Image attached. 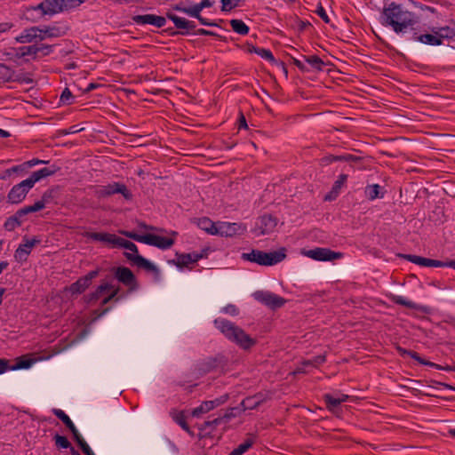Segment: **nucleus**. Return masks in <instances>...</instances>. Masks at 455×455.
Returning a JSON list of instances; mask_svg holds the SVG:
<instances>
[{
    "label": "nucleus",
    "mask_w": 455,
    "mask_h": 455,
    "mask_svg": "<svg viewBox=\"0 0 455 455\" xmlns=\"http://www.w3.org/2000/svg\"><path fill=\"white\" fill-rule=\"evenodd\" d=\"M36 240H27L26 243L20 244L14 253L16 260L22 262L27 260L28 256L31 252L32 248L36 243Z\"/></svg>",
    "instance_id": "22"
},
{
    "label": "nucleus",
    "mask_w": 455,
    "mask_h": 455,
    "mask_svg": "<svg viewBox=\"0 0 455 455\" xmlns=\"http://www.w3.org/2000/svg\"><path fill=\"white\" fill-rule=\"evenodd\" d=\"M228 419L229 416L226 414L224 417H219L212 420L204 421L199 427L201 431H206L208 429L213 430L217 426H219L224 419Z\"/></svg>",
    "instance_id": "39"
},
{
    "label": "nucleus",
    "mask_w": 455,
    "mask_h": 455,
    "mask_svg": "<svg viewBox=\"0 0 455 455\" xmlns=\"http://www.w3.org/2000/svg\"><path fill=\"white\" fill-rule=\"evenodd\" d=\"M347 180V174H340L338 177L337 180L334 182L332 190L335 192H338L342 188V186L346 183Z\"/></svg>",
    "instance_id": "50"
},
{
    "label": "nucleus",
    "mask_w": 455,
    "mask_h": 455,
    "mask_svg": "<svg viewBox=\"0 0 455 455\" xmlns=\"http://www.w3.org/2000/svg\"><path fill=\"white\" fill-rule=\"evenodd\" d=\"M89 285L90 283L87 282V280L81 277L70 285L69 290L72 293H82L89 287Z\"/></svg>",
    "instance_id": "40"
},
{
    "label": "nucleus",
    "mask_w": 455,
    "mask_h": 455,
    "mask_svg": "<svg viewBox=\"0 0 455 455\" xmlns=\"http://www.w3.org/2000/svg\"><path fill=\"white\" fill-rule=\"evenodd\" d=\"M172 419L173 420L187 433H188L190 435H193L194 433L191 431L190 427H188L186 417L184 415L183 411L174 412L172 413Z\"/></svg>",
    "instance_id": "35"
},
{
    "label": "nucleus",
    "mask_w": 455,
    "mask_h": 455,
    "mask_svg": "<svg viewBox=\"0 0 455 455\" xmlns=\"http://www.w3.org/2000/svg\"><path fill=\"white\" fill-rule=\"evenodd\" d=\"M55 444L61 449H68L70 447V443L66 436L56 435L54 436Z\"/></svg>",
    "instance_id": "48"
},
{
    "label": "nucleus",
    "mask_w": 455,
    "mask_h": 455,
    "mask_svg": "<svg viewBox=\"0 0 455 455\" xmlns=\"http://www.w3.org/2000/svg\"><path fill=\"white\" fill-rule=\"evenodd\" d=\"M128 259L138 267L146 269L148 272H154L157 275L159 274L158 268L152 262L140 254H130L128 256Z\"/></svg>",
    "instance_id": "18"
},
{
    "label": "nucleus",
    "mask_w": 455,
    "mask_h": 455,
    "mask_svg": "<svg viewBox=\"0 0 455 455\" xmlns=\"http://www.w3.org/2000/svg\"><path fill=\"white\" fill-rule=\"evenodd\" d=\"M230 26L232 29L242 36H245L249 33V27L242 20H231Z\"/></svg>",
    "instance_id": "37"
},
{
    "label": "nucleus",
    "mask_w": 455,
    "mask_h": 455,
    "mask_svg": "<svg viewBox=\"0 0 455 455\" xmlns=\"http://www.w3.org/2000/svg\"><path fill=\"white\" fill-rule=\"evenodd\" d=\"M173 11L180 12L186 13L190 17H194L192 6L187 7L183 3H178L171 6L169 10L166 12V18L172 20L174 26L178 29H182L185 31H180V34L186 35L190 31L194 30L196 28V25L194 21L188 20L185 18L179 17L178 15L173 13Z\"/></svg>",
    "instance_id": "4"
},
{
    "label": "nucleus",
    "mask_w": 455,
    "mask_h": 455,
    "mask_svg": "<svg viewBox=\"0 0 455 455\" xmlns=\"http://www.w3.org/2000/svg\"><path fill=\"white\" fill-rule=\"evenodd\" d=\"M286 258L285 248H280L277 251H263L259 250H251L250 252H243L241 259L244 261L256 263L259 266L270 267L282 262Z\"/></svg>",
    "instance_id": "3"
},
{
    "label": "nucleus",
    "mask_w": 455,
    "mask_h": 455,
    "mask_svg": "<svg viewBox=\"0 0 455 455\" xmlns=\"http://www.w3.org/2000/svg\"><path fill=\"white\" fill-rule=\"evenodd\" d=\"M60 170L59 167L52 165L50 167H44L38 171L34 172L28 178V181L34 186L37 181L44 178L55 174Z\"/></svg>",
    "instance_id": "20"
},
{
    "label": "nucleus",
    "mask_w": 455,
    "mask_h": 455,
    "mask_svg": "<svg viewBox=\"0 0 455 455\" xmlns=\"http://www.w3.org/2000/svg\"><path fill=\"white\" fill-rule=\"evenodd\" d=\"M84 236L93 241L104 243L110 248H116L117 243L120 242V236L110 233L87 232Z\"/></svg>",
    "instance_id": "14"
},
{
    "label": "nucleus",
    "mask_w": 455,
    "mask_h": 455,
    "mask_svg": "<svg viewBox=\"0 0 455 455\" xmlns=\"http://www.w3.org/2000/svg\"><path fill=\"white\" fill-rule=\"evenodd\" d=\"M241 229V225L237 223L222 222L218 224L217 235L222 236H232L237 234Z\"/></svg>",
    "instance_id": "25"
},
{
    "label": "nucleus",
    "mask_w": 455,
    "mask_h": 455,
    "mask_svg": "<svg viewBox=\"0 0 455 455\" xmlns=\"http://www.w3.org/2000/svg\"><path fill=\"white\" fill-rule=\"evenodd\" d=\"M323 400L326 403V406L328 408V410L330 411H333L334 409H336L339 404H341L342 403H345L348 400V395H331V394H325L323 395Z\"/></svg>",
    "instance_id": "28"
},
{
    "label": "nucleus",
    "mask_w": 455,
    "mask_h": 455,
    "mask_svg": "<svg viewBox=\"0 0 455 455\" xmlns=\"http://www.w3.org/2000/svg\"><path fill=\"white\" fill-rule=\"evenodd\" d=\"M277 225V220L271 215H263L259 219V228L261 235L269 234L274 231Z\"/></svg>",
    "instance_id": "24"
},
{
    "label": "nucleus",
    "mask_w": 455,
    "mask_h": 455,
    "mask_svg": "<svg viewBox=\"0 0 455 455\" xmlns=\"http://www.w3.org/2000/svg\"><path fill=\"white\" fill-rule=\"evenodd\" d=\"M115 277L130 290L137 288V281L132 270L126 267H118L115 270Z\"/></svg>",
    "instance_id": "12"
},
{
    "label": "nucleus",
    "mask_w": 455,
    "mask_h": 455,
    "mask_svg": "<svg viewBox=\"0 0 455 455\" xmlns=\"http://www.w3.org/2000/svg\"><path fill=\"white\" fill-rule=\"evenodd\" d=\"M34 361L31 359H19L14 365H11V371H16L20 369H28L32 366Z\"/></svg>",
    "instance_id": "46"
},
{
    "label": "nucleus",
    "mask_w": 455,
    "mask_h": 455,
    "mask_svg": "<svg viewBox=\"0 0 455 455\" xmlns=\"http://www.w3.org/2000/svg\"><path fill=\"white\" fill-rule=\"evenodd\" d=\"M227 400V395L215 400L204 401L199 406L196 407L192 411L193 417H200L202 414L207 413L214 408L220 406Z\"/></svg>",
    "instance_id": "15"
},
{
    "label": "nucleus",
    "mask_w": 455,
    "mask_h": 455,
    "mask_svg": "<svg viewBox=\"0 0 455 455\" xmlns=\"http://www.w3.org/2000/svg\"><path fill=\"white\" fill-rule=\"evenodd\" d=\"M214 325L228 340L243 349H249L256 343L243 329L227 319L217 318Z\"/></svg>",
    "instance_id": "2"
},
{
    "label": "nucleus",
    "mask_w": 455,
    "mask_h": 455,
    "mask_svg": "<svg viewBox=\"0 0 455 455\" xmlns=\"http://www.w3.org/2000/svg\"><path fill=\"white\" fill-rule=\"evenodd\" d=\"M52 413L66 425V427L73 434L74 437L76 436L78 434H80L79 431L77 430V428L76 427L75 424L73 423V421L65 413L64 411H62L60 409H53Z\"/></svg>",
    "instance_id": "30"
},
{
    "label": "nucleus",
    "mask_w": 455,
    "mask_h": 455,
    "mask_svg": "<svg viewBox=\"0 0 455 455\" xmlns=\"http://www.w3.org/2000/svg\"><path fill=\"white\" fill-rule=\"evenodd\" d=\"M221 11L230 12L239 5L240 0H220Z\"/></svg>",
    "instance_id": "47"
},
{
    "label": "nucleus",
    "mask_w": 455,
    "mask_h": 455,
    "mask_svg": "<svg viewBox=\"0 0 455 455\" xmlns=\"http://www.w3.org/2000/svg\"><path fill=\"white\" fill-rule=\"evenodd\" d=\"M118 291H119V288L115 287L113 285V288L108 291L109 294H108L106 297L103 298L101 304L106 305L107 303H108L111 299H113L117 295Z\"/></svg>",
    "instance_id": "54"
},
{
    "label": "nucleus",
    "mask_w": 455,
    "mask_h": 455,
    "mask_svg": "<svg viewBox=\"0 0 455 455\" xmlns=\"http://www.w3.org/2000/svg\"><path fill=\"white\" fill-rule=\"evenodd\" d=\"M423 365H427V366H429V367H432V368H435V369H437V370L445 371H455V369L453 367L450 366V365L443 366V365L432 363V362L427 361V360H426V363H424Z\"/></svg>",
    "instance_id": "52"
},
{
    "label": "nucleus",
    "mask_w": 455,
    "mask_h": 455,
    "mask_svg": "<svg viewBox=\"0 0 455 455\" xmlns=\"http://www.w3.org/2000/svg\"><path fill=\"white\" fill-rule=\"evenodd\" d=\"M203 258V254L197 252L192 253H176V258L172 260H170L169 263L175 265L179 268H182L187 267L190 263L197 262L200 259Z\"/></svg>",
    "instance_id": "16"
},
{
    "label": "nucleus",
    "mask_w": 455,
    "mask_h": 455,
    "mask_svg": "<svg viewBox=\"0 0 455 455\" xmlns=\"http://www.w3.org/2000/svg\"><path fill=\"white\" fill-rule=\"evenodd\" d=\"M254 443V437L251 436L247 438L243 443L239 444L235 449H234L230 455H243L244 454Z\"/></svg>",
    "instance_id": "36"
},
{
    "label": "nucleus",
    "mask_w": 455,
    "mask_h": 455,
    "mask_svg": "<svg viewBox=\"0 0 455 455\" xmlns=\"http://www.w3.org/2000/svg\"><path fill=\"white\" fill-rule=\"evenodd\" d=\"M315 12L325 23L330 22V19L327 15V12L322 5L317 6Z\"/></svg>",
    "instance_id": "55"
},
{
    "label": "nucleus",
    "mask_w": 455,
    "mask_h": 455,
    "mask_svg": "<svg viewBox=\"0 0 455 455\" xmlns=\"http://www.w3.org/2000/svg\"><path fill=\"white\" fill-rule=\"evenodd\" d=\"M441 264L442 265H440V267H451V268L455 269V259L448 260V261H442L441 260Z\"/></svg>",
    "instance_id": "64"
},
{
    "label": "nucleus",
    "mask_w": 455,
    "mask_h": 455,
    "mask_svg": "<svg viewBox=\"0 0 455 455\" xmlns=\"http://www.w3.org/2000/svg\"><path fill=\"white\" fill-rule=\"evenodd\" d=\"M12 24L10 22L0 23V34L9 31L12 28Z\"/></svg>",
    "instance_id": "62"
},
{
    "label": "nucleus",
    "mask_w": 455,
    "mask_h": 455,
    "mask_svg": "<svg viewBox=\"0 0 455 455\" xmlns=\"http://www.w3.org/2000/svg\"><path fill=\"white\" fill-rule=\"evenodd\" d=\"M304 60L307 67L311 70L322 71L324 67L323 60L316 55L304 56Z\"/></svg>",
    "instance_id": "31"
},
{
    "label": "nucleus",
    "mask_w": 455,
    "mask_h": 455,
    "mask_svg": "<svg viewBox=\"0 0 455 455\" xmlns=\"http://www.w3.org/2000/svg\"><path fill=\"white\" fill-rule=\"evenodd\" d=\"M99 274L98 270H92L90 271L86 275H84L83 278L86 279L87 282L91 284V282L93 278H95Z\"/></svg>",
    "instance_id": "63"
},
{
    "label": "nucleus",
    "mask_w": 455,
    "mask_h": 455,
    "mask_svg": "<svg viewBox=\"0 0 455 455\" xmlns=\"http://www.w3.org/2000/svg\"><path fill=\"white\" fill-rule=\"evenodd\" d=\"M267 399V395L262 393H258L252 396L244 398L241 404L243 410H253L264 403Z\"/></svg>",
    "instance_id": "23"
},
{
    "label": "nucleus",
    "mask_w": 455,
    "mask_h": 455,
    "mask_svg": "<svg viewBox=\"0 0 455 455\" xmlns=\"http://www.w3.org/2000/svg\"><path fill=\"white\" fill-rule=\"evenodd\" d=\"M40 27H30L25 28L19 36H16V41L20 44H28L34 41H39Z\"/></svg>",
    "instance_id": "17"
},
{
    "label": "nucleus",
    "mask_w": 455,
    "mask_h": 455,
    "mask_svg": "<svg viewBox=\"0 0 455 455\" xmlns=\"http://www.w3.org/2000/svg\"><path fill=\"white\" fill-rule=\"evenodd\" d=\"M49 197L50 194L45 192L43 195L42 199L36 202L33 205L25 206L17 211V212L13 216H11L5 220L4 225V228L7 231H12L16 228L20 227L22 223L20 218H22L26 214L43 210L45 207V204L48 202Z\"/></svg>",
    "instance_id": "6"
},
{
    "label": "nucleus",
    "mask_w": 455,
    "mask_h": 455,
    "mask_svg": "<svg viewBox=\"0 0 455 455\" xmlns=\"http://www.w3.org/2000/svg\"><path fill=\"white\" fill-rule=\"evenodd\" d=\"M383 24L390 26L393 30L399 33H405L409 28L417 23L413 12L405 10L401 4L391 3L382 12Z\"/></svg>",
    "instance_id": "1"
},
{
    "label": "nucleus",
    "mask_w": 455,
    "mask_h": 455,
    "mask_svg": "<svg viewBox=\"0 0 455 455\" xmlns=\"http://www.w3.org/2000/svg\"><path fill=\"white\" fill-rule=\"evenodd\" d=\"M198 226L201 229L206 231L208 234L211 235H217V228L218 224L212 222L208 218H204L199 220Z\"/></svg>",
    "instance_id": "34"
},
{
    "label": "nucleus",
    "mask_w": 455,
    "mask_h": 455,
    "mask_svg": "<svg viewBox=\"0 0 455 455\" xmlns=\"http://www.w3.org/2000/svg\"><path fill=\"white\" fill-rule=\"evenodd\" d=\"M32 188L33 185L28 181V179L22 180L11 188L7 196L8 202L11 204L21 203Z\"/></svg>",
    "instance_id": "10"
},
{
    "label": "nucleus",
    "mask_w": 455,
    "mask_h": 455,
    "mask_svg": "<svg viewBox=\"0 0 455 455\" xmlns=\"http://www.w3.org/2000/svg\"><path fill=\"white\" fill-rule=\"evenodd\" d=\"M324 362H325V355H320L314 357L311 360H307V361L303 362V365L304 366L312 365L314 367H316V366L323 363Z\"/></svg>",
    "instance_id": "49"
},
{
    "label": "nucleus",
    "mask_w": 455,
    "mask_h": 455,
    "mask_svg": "<svg viewBox=\"0 0 455 455\" xmlns=\"http://www.w3.org/2000/svg\"><path fill=\"white\" fill-rule=\"evenodd\" d=\"M72 100H73V95H72L71 92L68 88H66L60 95V102H62L63 104L68 105V104L72 103Z\"/></svg>",
    "instance_id": "51"
},
{
    "label": "nucleus",
    "mask_w": 455,
    "mask_h": 455,
    "mask_svg": "<svg viewBox=\"0 0 455 455\" xmlns=\"http://www.w3.org/2000/svg\"><path fill=\"white\" fill-rule=\"evenodd\" d=\"M27 51L23 52V55H33L35 57L39 56V48L38 45H29L27 48Z\"/></svg>",
    "instance_id": "56"
},
{
    "label": "nucleus",
    "mask_w": 455,
    "mask_h": 455,
    "mask_svg": "<svg viewBox=\"0 0 455 455\" xmlns=\"http://www.w3.org/2000/svg\"><path fill=\"white\" fill-rule=\"evenodd\" d=\"M397 352L401 356L409 355L412 359L416 360L419 363L424 364L426 363V359L422 358L417 352L405 349L403 347H398Z\"/></svg>",
    "instance_id": "41"
},
{
    "label": "nucleus",
    "mask_w": 455,
    "mask_h": 455,
    "mask_svg": "<svg viewBox=\"0 0 455 455\" xmlns=\"http://www.w3.org/2000/svg\"><path fill=\"white\" fill-rule=\"evenodd\" d=\"M385 193L386 191L384 188L379 184H371L364 188V196L370 201H373L377 198H383Z\"/></svg>",
    "instance_id": "26"
},
{
    "label": "nucleus",
    "mask_w": 455,
    "mask_h": 455,
    "mask_svg": "<svg viewBox=\"0 0 455 455\" xmlns=\"http://www.w3.org/2000/svg\"><path fill=\"white\" fill-rule=\"evenodd\" d=\"M20 75L5 65H0V83L20 81Z\"/></svg>",
    "instance_id": "29"
},
{
    "label": "nucleus",
    "mask_w": 455,
    "mask_h": 455,
    "mask_svg": "<svg viewBox=\"0 0 455 455\" xmlns=\"http://www.w3.org/2000/svg\"><path fill=\"white\" fill-rule=\"evenodd\" d=\"M124 236L131 238L139 243H142L148 245L157 247L161 250H166L171 248L174 243V239L171 237H164L156 235L154 234L139 235L133 231H120Z\"/></svg>",
    "instance_id": "5"
},
{
    "label": "nucleus",
    "mask_w": 455,
    "mask_h": 455,
    "mask_svg": "<svg viewBox=\"0 0 455 455\" xmlns=\"http://www.w3.org/2000/svg\"><path fill=\"white\" fill-rule=\"evenodd\" d=\"M238 129H247L248 128V125H247V122H246V119H245V116L243 114V112H240L239 113V117H238Z\"/></svg>",
    "instance_id": "61"
},
{
    "label": "nucleus",
    "mask_w": 455,
    "mask_h": 455,
    "mask_svg": "<svg viewBox=\"0 0 455 455\" xmlns=\"http://www.w3.org/2000/svg\"><path fill=\"white\" fill-rule=\"evenodd\" d=\"M408 261L421 267H440L441 260L431 259L421 256L407 254L403 256Z\"/></svg>",
    "instance_id": "21"
},
{
    "label": "nucleus",
    "mask_w": 455,
    "mask_h": 455,
    "mask_svg": "<svg viewBox=\"0 0 455 455\" xmlns=\"http://www.w3.org/2000/svg\"><path fill=\"white\" fill-rule=\"evenodd\" d=\"M222 311L226 314L231 315H236L238 314V309L235 305H228L225 307H223Z\"/></svg>",
    "instance_id": "59"
},
{
    "label": "nucleus",
    "mask_w": 455,
    "mask_h": 455,
    "mask_svg": "<svg viewBox=\"0 0 455 455\" xmlns=\"http://www.w3.org/2000/svg\"><path fill=\"white\" fill-rule=\"evenodd\" d=\"M132 21L139 26L152 25L157 28H161L165 26L166 18L156 14H143L133 16Z\"/></svg>",
    "instance_id": "11"
},
{
    "label": "nucleus",
    "mask_w": 455,
    "mask_h": 455,
    "mask_svg": "<svg viewBox=\"0 0 455 455\" xmlns=\"http://www.w3.org/2000/svg\"><path fill=\"white\" fill-rule=\"evenodd\" d=\"M251 52H253L254 53H256L257 55L260 56L262 59L269 62H275V59L269 49L253 47Z\"/></svg>",
    "instance_id": "42"
},
{
    "label": "nucleus",
    "mask_w": 455,
    "mask_h": 455,
    "mask_svg": "<svg viewBox=\"0 0 455 455\" xmlns=\"http://www.w3.org/2000/svg\"><path fill=\"white\" fill-rule=\"evenodd\" d=\"M66 6V0H44L36 6H31L27 9V14L32 12H38V17L41 18L44 15H53L60 12Z\"/></svg>",
    "instance_id": "7"
},
{
    "label": "nucleus",
    "mask_w": 455,
    "mask_h": 455,
    "mask_svg": "<svg viewBox=\"0 0 455 455\" xmlns=\"http://www.w3.org/2000/svg\"><path fill=\"white\" fill-rule=\"evenodd\" d=\"M119 243H117L116 248H124L127 251L124 253L125 257L128 259L130 254H139L138 247L135 243L131 241L125 240L122 237H119Z\"/></svg>",
    "instance_id": "33"
},
{
    "label": "nucleus",
    "mask_w": 455,
    "mask_h": 455,
    "mask_svg": "<svg viewBox=\"0 0 455 455\" xmlns=\"http://www.w3.org/2000/svg\"><path fill=\"white\" fill-rule=\"evenodd\" d=\"M294 65L302 72H309L310 68L307 67L306 62L299 60H294Z\"/></svg>",
    "instance_id": "60"
},
{
    "label": "nucleus",
    "mask_w": 455,
    "mask_h": 455,
    "mask_svg": "<svg viewBox=\"0 0 455 455\" xmlns=\"http://www.w3.org/2000/svg\"><path fill=\"white\" fill-rule=\"evenodd\" d=\"M431 31L432 34L417 35L415 33L412 36V40L432 46L442 45V40H439V37L435 32V28H433Z\"/></svg>",
    "instance_id": "19"
},
{
    "label": "nucleus",
    "mask_w": 455,
    "mask_h": 455,
    "mask_svg": "<svg viewBox=\"0 0 455 455\" xmlns=\"http://www.w3.org/2000/svg\"><path fill=\"white\" fill-rule=\"evenodd\" d=\"M113 288V285L108 283H103L100 285L98 286V288L95 290V291L88 294L85 297V300L87 303L91 304L100 298H102L108 291H109Z\"/></svg>",
    "instance_id": "27"
},
{
    "label": "nucleus",
    "mask_w": 455,
    "mask_h": 455,
    "mask_svg": "<svg viewBox=\"0 0 455 455\" xmlns=\"http://www.w3.org/2000/svg\"><path fill=\"white\" fill-rule=\"evenodd\" d=\"M95 194L98 197H108L115 194H121L125 199H132V193L123 183L112 182L107 185L97 186Z\"/></svg>",
    "instance_id": "8"
},
{
    "label": "nucleus",
    "mask_w": 455,
    "mask_h": 455,
    "mask_svg": "<svg viewBox=\"0 0 455 455\" xmlns=\"http://www.w3.org/2000/svg\"><path fill=\"white\" fill-rule=\"evenodd\" d=\"M435 32L439 37V40H442V44L444 39H451L455 36V30L448 26L435 28Z\"/></svg>",
    "instance_id": "38"
},
{
    "label": "nucleus",
    "mask_w": 455,
    "mask_h": 455,
    "mask_svg": "<svg viewBox=\"0 0 455 455\" xmlns=\"http://www.w3.org/2000/svg\"><path fill=\"white\" fill-rule=\"evenodd\" d=\"M217 361L216 359H209L205 363H204L202 365L203 367L201 370L205 373L212 371L216 367Z\"/></svg>",
    "instance_id": "53"
},
{
    "label": "nucleus",
    "mask_w": 455,
    "mask_h": 455,
    "mask_svg": "<svg viewBox=\"0 0 455 455\" xmlns=\"http://www.w3.org/2000/svg\"><path fill=\"white\" fill-rule=\"evenodd\" d=\"M7 371H11V365H9V361L4 358H0V374H3Z\"/></svg>",
    "instance_id": "58"
},
{
    "label": "nucleus",
    "mask_w": 455,
    "mask_h": 455,
    "mask_svg": "<svg viewBox=\"0 0 455 455\" xmlns=\"http://www.w3.org/2000/svg\"><path fill=\"white\" fill-rule=\"evenodd\" d=\"M39 48V55L46 56L52 52V45L48 44H41L38 45Z\"/></svg>",
    "instance_id": "57"
},
{
    "label": "nucleus",
    "mask_w": 455,
    "mask_h": 455,
    "mask_svg": "<svg viewBox=\"0 0 455 455\" xmlns=\"http://www.w3.org/2000/svg\"><path fill=\"white\" fill-rule=\"evenodd\" d=\"M213 5V2L211 0H202L200 3L192 5L194 17L199 16V13L204 9Z\"/></svg>",
    "instance_id": "44"
},
{
    "label": "nucleus",
    "mask_w": 455,
    "mask_h": 455,
    "mask_svg": "<svg viewBox=\"0 0 455 455\" xmlns=\"http://www.w3.org/2000/svg\"><path fill=\"white\" fill-rule=\"evenodd\" d=\"M253 297L257 301L271 309L280 308L286 303L285 299L268 291H257L253 293Z\"/></svg>",
    "instance_id": "9"
},
{
    "label": "nucleus",
    "mask_w": 455,
    "mask_h": 455,
    "mask_svg": "<svg viewBox=\"0 0 455 455\" xmlns=\"http://www.w3.org/2000/svg\"><path fill=\"white\" fill-rule=\"evenodd\" d=\"M308 258H311L315 260L319 261H327L332 260L335 259H339L341 257V254L339 252H335L327 248H315L313 250H308L304 253Z\"/></svg>",
    "instance_id": "13"
},
{
    "label": "nucleus",
    "mask_w": 455,
    "mask_h": 455,
    "mask_svg": "<svg viewBox=\"0 0 455 455\" xmlns=\"http://www.w3.org/2000/svg\"><path fill=\"white\" fill-rule=\"evenodd\" d=\"M81 450L85 455H95L88 443L84 441L80 434L74 437Z\"/></svg>",
    "instance_id": "45"
},
{
    "label": "nucleus",
    "mask_w": 455,
    "mask_h": 455,
    "mask_svg": "<svg viewBox=\"0 0 455 455\" xmlns=\"http://www.w3.org/2000/svg\"><path fill=\"white\" fill-rule=\"evenodd\" d=\"M392 301L397 305L404 306L408 308H417V305L407 298L400 295H393Z\"/></svg>",
    "instance_id": "43"
},
{
    "label": "nucleus",
    "mask_w": 455,
    "mask_h": 455,
    "mask_svg": "<svg viewBox=\"0 0 455 455\" xmlns=\"http://www.w3.org/2000/svg\"><path fill=\"white\" fill-rule=\"evenodd\" d=\"M40 37H38L39 41H43L46 38L59 37L61 36L60 29L56 27L44 26L40 28Z\"/></svg>",
    "instance_id": "32"
}]
</instances>
